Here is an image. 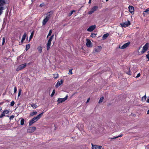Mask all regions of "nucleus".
Returning <instances> with one entry per match:
<instances>
[{
  "label": "nucleus",
  "mask_w": 149,
  "mask_h": 149,
  "mask_svg": "<svg viewBox=\"0 0 149 149\" xmlns=\"http://www.w3.org/2000/svg\"><path fill=\"white\" fill-rule=\"evenodd\" d=\"M17 91V88L16 87H15L14 88V93H15Z\"/></svg>",
  "instance_id": "44"
},
{
  "label": "nucleus",
  "mask_w": 149,
  "mask_h": 149,
  "mask_svg": "<svg viewBox=\"0 0 149 149\" xmlns=\"http://www.w3.org/2000/svg\"><path fill=\"white\" fill-rule=\"evenodd\" d=\"M131 24L130 22L127 20V21H125L124 22L120 23V25L122 27L125 28Z\"/></svg>",
  "instance_id": "2"
},
{
  "label": "nucleus",
  "mask_w": 149,
  "mask_h": 149,
  "mask_svg": "<svg viewBox=\"0 0 149 149\" xmlns=\"http://www.w3.org/2000/svg\"><path fill=\"white\" fill-rule=\"evenodd\" d=\"M52 40L50 39V38H49V39L48 41V42H49V43H51V42L52 41Z\"/></svg>",
  "instance_id": "45"
},
{
  "label": "nucleus",
  "mask_w": 149,
  "mask_h": 149,
  "mask_svg": "<svg viewBox=\"0 0 149 149\" xmlns=\"http://www.w3.org/2000/svg\"><path fill=\"white\" fill-rule=\"evenodd\" d=\"M6 4L5 0H0V7H4V6Z\"/></svg>",
  "instance_id": "13"
},
{
  "label": "nucleus",
  "mask_w": 149,
  "mask_h": 149,
  "mask_svg": "<svg viewBox=\"0 0 149 149\" xmlns=\"http://www.w3.org/2000/svg\"><path fill=\"white\" fill-rule=\"evenodd\" d=\"M98 8V7L97 6H95L93 7L91 9V10L88 12L89 14H91L96 11Z\"/></svg>",
  "instance_id": "7"
},
{
  "label": "nucleus",
  "mask_w": 149,
  "mask_h": 149,
  "mask_svg": "<svg viewBox=\"0 0 149 149\" xmlns=\"http://www.w3.org/2000/svg\"><path fill=\"white\" fill-rule=\"evenodd\" d=\"M136 116V115L134 114H133L132 115V116Z\"/></svg>",
  "instance_id": "57"
},
{
  "label": "nucleus",
  "mask_w": 149,
  "mask_h": 149,
  "mask_svg": "<svg viewBox=\"0 0 149 149\" xmlns=\"http://www.w3.org/2000/svg\"><path fill=\"white\" fill-rule=\"evenodd\" d=\"M52 30H50L48 33V36H50L52 33Z\"/></svg>",
  "instance_id": "40"
},
{
  "label": "nucleus",
  "mask_w": 149,
  "mask_h": 149,
  "mask_svg": "<svg viewBox=\"0 0 149 149\" xmlns=\"http://www.w3.org/2000/svg\"><path fill=\"white\" fill-rule=\"evenodd\" d=\"M33 32H32V33L31 34V35L29 37V41H30L32 39V38L33 36Z\"/></svg>",
  "instance_id": "30"
},
{
  "label": "nucleus",
  "mask_w": 149,
  "mask_h": 149,
  "mask_svg": "<svg viewBox=\"0 0 149 149\" xmlns=\"http://www.w3.org/2000/svg\"><path fill=\"white\" fill-rule=\"evenodd\" d=\"M2 109L1 108V107H0V111H1Z\"/></svg>",
  "instance_id": "56"
},
{
  "label": "nucleus",
  "mask_w": 149,
  "mask_h": 149,
  "mask_svg": "<svg viewBox=\"0 0 149 149\" xmlns=\"http://www.w3.org/2000/svg\"><path fill=\"white\" fill-rule=\"evenodd\" d=\"M140 76V73H139L137 75V76H136V77L138 78V77H139Z\"/></svg>",
  "instance_id": "49"
},
{
  "label": "nucleus",
  "mask_w": 149,
  "mask_h": 149,
  "mask_svg": "<svg viewBox=\"0 0 149 149\" xmlns=\"http://www.w3.org/2000/svg\"><path fill=\"white\" fill-rule=\"evenodd\" d=\"M147 114H149V110H148L147 111Z\"/></svg>",
  "instance_id": "54"
},
{
  "label": "nucleus",
  "mask_w": 149,
  "mask_h": 149,
  "mask_svg": "<svg viewBox=\"0 0 149 149\" xmlns=\"http://www.w3.org/2000/svg\"><path fill=\"white\" fill-rule=\"evenodd\" d=\"M14 104H15V102L14 101H12L11 103H10V106H13L14 105Z\"/></svg>",
  "instance_id": "38"
},
{
  "label": "nucleus",
  "mask_w": 149,
  "mask_h": 149,
  "mask_svg": "<svg viewBox=\"0 0 149 149\" xmlns=\"http://www.w3.org/2000/svg\"><path fill=\"white\" fill-rule=\"evenodd\" d=\"M141 47H140L139 48V49H138V51H139V50L140 49H141Z\"/></svg>",
  "instance_id": "55"
},
{
  "label": "nucleus",
  "mask_w": 149,
  "mask_h": 149,
  "mask_svg": "<svg viewBox=\"0 0 149 149\" xmlns=\"http://www.w3.org/2000/svg\"><path fill=\"white\" fill-rule=\"evenodd\" d=\"M55 92V89H54L52 93L51 94V97H53V95L54 94Z\"/></svg>",
  "instance_id": "36"
},
{
  "label": "nucleus",
  "mask_w": 149,
  "mask_h": 149,
  "mask_svg": "<svg viewBox=\"0 0 149 149\" xmlns=\"http://www.w3.org/2000/svg\"><path fill=\"white\" fill-rule=\"evenodd\" d=\"M40 7H42V4H40Z\"/></svg>",
  "instance_id": "58"
},
{
  "label": "nucleus",
  "mask_w": 149,
  "mask_h": 149,
  "mask_svg": "<svg viewBox=\"0 0 149 149\" xmlns=\"http://www.w3.org/2000/svg\"><path fill=\"white\" fill-rule=\"evenodd\" d=\"M25 40V39H24L22 38V40H21V42L22 43Z\"/></svg>",
  "instance_id": "50"
},
{
  "label": "nucleus",
  "mask_w": 149,
  "mask_h": 149,
  "mask_svg": "<svg viewBox=\"0 0 149 149\" xmlns=\"http://www.w3.org/2000/svg\"><path fill=\"white\" fill-rule=\"evenodd\" d=\"M43 114L42 112L38 115L36 117L33 118L29 121V126H31L33 123L38 120L42 117Z\"/></svg>",
  "instance_id": "1"
},
{
  "label": "nucleus",
  "mask_w": 149,
  "mask_h": 149,
  "mask_svg": "<svg viewBox=\"0 0 149 149\" xmlns=\"http://www.w3.org/2000/svg\"><path fill=\"white\" fill-rule=\"evenodd\" d=\"M9 113V111L6 109H5L3 111L2 113L0 116V118H2L5 116V114H8Z\"/></svg>",
  "instance_id": "6"
},
{
  "label": "nucleus",
  "mask_w": 149,
  "mask_h": 149,
  "mask_svg": "<svg viewBox=\"0 0 149 149\" xmlns=\"http://www.w3.org/2000/svg\"><path fill=\"white\" fill-rule=\"evenodd\" d=\"M92 0H89V2H88V3H91V1Z\"/></svg>",
  "instance_id": "53"
},
{
  "label": "nucleus",
  "mask_w": 149,
  "mask_h": 149,
  "mask_svg": "<svg viewBox=\"0 0 149 149\" xmlns=\"http://www.w3.org/2000/svg\"><path fill=\"white\" fill-rule=\"evenodd\" d=\"M92 149H103V148L102 149V146H101L93 145V144H92Z\"/></svg>",
  "instance_id": "11"
},
{
  "label": "nucleus",
  "mask_w": 149,
  "mask_h": 149,
  "mask_svg": "<svg viewBox=\"0 0 149 149\" xmlns=\"http://www.w3.org/2000/svg\"><path fill=\"white\" fill-rule=\"evenodd\" d=\"M127 69L129 71L127 72H126V73L130 75L131 74V72H130V68H129L127 67Z\"/></svg>",
  "instance_id": "32"
},
{
  "label": "nucleus",
  "mask_w": 149,
  "mask_h": 149,
  "mask_svg": "<svg viewBox=\"0 0 149 149\" xmlns=\"http://www.w3.org/2000/svg\"><path fill=\"white\" fill-rule=\"evenodd\" d=\"M31 1H32V2H33V0H31Z\"/></svg>",
  "instance_id": "63"
},
{
  "label": "nucleus",
  "mask_w": 149,
  "mask_h": 149,
  "mask_svg": "<svg viewBox=\"0 0 149 149\" xmlns=\"http://www.w3.org/2000/svg\"><path fill=\"white\" fill-rule=\"evenodd\" d=\"M54 34H53L52 35V36L50 37V38H49L52 39V40H53V38H54Z\"/></svg>",
  "instance_id": "47"
},
{
  "label": "nucleus",
  "mask_w": 149,
  "mask_h": 149,
  "mask_svg": "<svg viewBox=\"0 0 149 149\" xmlns=\"http://www.w3.org/2000/svg\"><path fill=\"white\" fill-rule=\"evenodd\" d=\"M7 116L8 117H9V116Z\"/></svg>",
  "instance_id": "62"
},
{
  "label": "nucleus",
  "mask_w": 149,
  "mask_h": 149,
  "mask_svg": "<svg viewBox=\"0 0 149 149\" xmlns=\"http://www.w3.org/2000/svg\"><path fill=\"white\" fill-rule=\"evenodd\" d=\"M25 40V39H24L22 38V40H21V42L22 43Z\"/></svg>",
  "instance_id": "51"
},
{
  "label": "nucleus",
  "mask_w": 149,
  "mask_h": 149,
  "mask_svg": "<svg viewBox=\"0 0 149 149\" xmlns=\"http://www.w3.org/2000/svg\"><path fill=\"white\" fill-rule=\"evenodd\" d=\"M37 113L36 111H33L30 114V116H32L34 115H36Z\"/></svg>",
  "instance_id": "25"
},
{
  "label": "nucleus",
  "mask_w": 149,
  "mask_h": 149,
  "mask_svg": "<svg viewBox=\"0 0 149 149\" xmlns=\"http://www.w3.org/2000/svg\"><path fill=\"white\" fill-rule=\"evenodd\" d=\"M109 34L108 33H107L104 34L102 36V39L103 40H105L109 36Z\"/></svg>",
  "instance_id": "20"
},
{
  "label": "nucleus",
  "mask_w": 149,
  "mask_h": 149,
  "mask_svg": "<svg viewBox=\"0 0 149 149\" xmlns=\"http://www.w3.org/2000/svg\"><path fill=\"white\" fill-rule=\"evenodd\" d=\"M6 38L5 37L3 38L2 45H3L5 42Z\"/></svg>",
  "instance_id": "29"
},
{
  "label": "nucleus",
  "mask_w": 149,
  "mask_h": 149,
  "mask_svg": "<svg viewBox=\"0 0 149 149\" xmlns=\"http://www.w3.org/2000/svg\"><path fill=\"white\" fill-rule=\"evenodd\" d=\"M49 20L46 18H45L43 20L42 22V25H45L47 22Z\"/></svg>",
  "instance_id": "18"
},
{
  "label": "nucleus",
  "mask_w": 149,
  "mask_h": 149,
  "mask_svg": "<svg viewBox=\"0 0 149 149\" xmlns=\"http://www.w3.org/2000/svg\"><path fill=\"white\" fill-rule=\"evenodd\" d=\"M109 0H106V1H107Z\"/></svg>",
  "instance_id": "61"
},
{
  "label": "nucleus",
  "mask_w": 149,
  "mask_h": 149,
  "mask_svg": "<svg viewBox=\"0 0 149 149\" xmlns=\"http://www.w3.org/2000/svg\"><path fill=\"white\" fill-rule=\"evenodd\" d=\"M146 95L143 97L142 98V101H145L146 100Z\"/></svg>",
  "instance_id": "37"
},
{
  "label": "nucleus",
  "mask_w": 149,
  "mask_h": 149,
  "mask_svg": "<svg viewBox=\"0 0 149 149\" xmlns=\"http://www.w3.org/2000/svg\"><path fill=\"white\" fill-rule=\"evenodd\" d=\"M68 96L67 95L66 97L63 98H58V99L57 101L59 102L60 103H62L64 102L66 100H67Z\"/></svg>",
  "instance_id": "8"
},
{
  "label": "nucleus",
  "mask_w": 149,
  "mask_h": 149,
  "mask_svg": "<svg viewBox=\"0 0 149 149\" xmlns=\"http://www.w3.org/2000/svg\"><path fill=\"white\" fill-rule=\"evenodd\" d=\"M149 54V50L147 52Z\"/></svg>",
  "instance_id": "60"
},
{
  "label": "nucleus",
  "mask_w": 149,
  "mask_h": 149,
  "mask_svg": "<svg viewBox=\"0 0 149 149\" xmlns=\"http://www.w3.org/2000/svg\"><path fill=\"white\" fill-rule=\"evenodd\" d=\"M5 9L4 7H0V16L1 15L3 12V10Z\"/></svg>",
  "instance_id": "21"
},
{
  "label": "nucleus",
  "mask_w": 149,
  "mask_h": 149,
  "mask_svg": "<svg viewBox=\"0 0 149 149\" xmlns=\"http://www.w3.org/2000/svg\"><path fill=\"white\" fill-rule=\"evenodd\" d=\"M96 27V26L95 25H93L90 26L88 29L87 31L89 32L92 31Z\"/></svg>",
  "instance_id": "10"
},
{
  "label": "nucleus",
  "mask_w": 149,
  "mask_h": 149,
  "mask_svg": "<svg viewBox=\"0 0 149 149\" xmlns=\"http://www.w3.org/2000/svg\"><path fill=\"white\" fill-rule=\"evenodd\" d=\"M52 40L50 39V38H49V39L48 41V42H49V43H51V42L52 41Z\"/></svg>",
  "instance_id": "46"
},
{
  "label": "nucleus",
  "mask_w": 149,
  "mask_h": 149,
  "mask_svg": "<svg viewBox=\"0 0 149 149\" xmlns=\"http://www.w3.org/2000/svg\"><path fill=\"white\" fill-rule=\"evenodd\" d=\"M86 40L87 42L86 43V45L87 47H90L91 45V41L88 39H87Z\"/></svg>",
  "instance_id": "16"
},
{
  "label": "nucleus",
  "mask_w": 149,
  "mask_h": 149,
  "mask_svg": "<svg viewBox=\"0 0 149 149\" xmlns=\"http://www.w3.org/2000/svg\"><path fill=\"white\" fill-rule=\"evenodd\" d=\"M75 12V11L74 10H73L71 11L70 13V15H72L73 14V12Z\"/></svg>",
  "instance_id": "43"
},
{
  "label": "nucleus",
  "mask_w": 149,
  "mask_h": 149,
  "mask_svg": "<svg viewBox=\"0 0 149 149\" xmlns=\"http://www.w3.org/2000/svg\"><path fill=\"white\" fill-rule=\"evenodd\" d=\"M146 58L148 59V61L149 60V54H148L146 55Z\"/></svg>",
  "instance_id": "48"
},
{
  "label": "nucleus",
  "mask_w": 149,
  "mask_h": 149,
  "mask_svg": "<svg viewBox=\"0 0 149 149\" xmlns=\"http://www.w3.org/2000/svg\"><path fill=\"white\" fill-rule=\"evenodd\" d=\"M47 15L46 17V18L47 19V18L49 20V19L50 18L52 15V13L51 12H50L48 13L47 14Z\"/></svg>",
  "instance_id": "17"
},
{
  "label": "nucleus",
  "mask_w": 149,
  "mask_h": 149,
  "mask_svg": "<svg viewBox=\"0 0 149 149\" xmlns=\"http://www.w3.org/2000/svg\"><path fill=\"white\" fill-rule=\"evenodd\" d=\"M26 66V64L25 63L24 64H21L19 65L18 67L16 68V70L19 71L20 70L24 68Z\"/></svg>",
  "instance_id": "4"
},
{
  "label": "nucleus",
  "mask_w": 149,
  "mask_h": 149,
  "mask_svg": "<svg viewBox=\"0 0 149 149\" xmlns=\"http://www.w3.org/2000/svg\"><path fill=\"white\" fill-rule=\"evenodd\" d=\"M104 99V97H102L100 99V100H99L98 103H100L101 102H102Z\"/></svg>",
  "instance_id": "27"
},
{
  "label": "nucleus",
  "mask_w": 149,
  "mask_h": 149,
  "mask_svg": "<svg viewBox=\"0 0 149 149\" xmlns=\"http://www.w3.org/2000/svg\"><path fill=\"white\" fill-rule=\"evenodd\" d=\"M26 36H27L26 33H25L22 36V38H24V39H25L26 38Z\"/></svg>",
  "instance_id": "35"
},
{
  "label": "nucleus",
  "mask_w": 149,
  "mask_h": 149,
  "mask_svg": "<svg viewBox=\"0 0 149 149\" xmlns=\"http://www.w3.org/2000/svg\"><path fill=\"white\" fill-rule=\"evenodd\" d=\"M14 117L15 116L14 115L11 116L10 117L9 119L10 120L13 119L14 118Z\"/></svg>",
  "instance_id": "42"
},
{
  "label": "nucleus",
  "mask_w": 149,
  "mask_h": 149,
  "mask_svg": "<svg viewBox=\"0 0 149 149\" xmlns=\"http://www.w3.org/2000/svg\"><path fill=\"white\" fill-rule=\"evenodd\" d=\"M123 134H121L119 136H116V137H115L113 138H111V139H116V138H118L119 137L122 136H123Z\"/></svg>",
  "instance_id": "34"
},
{
  "label": "nucleus",
  "mask_w": 149,
  "mask_h": 149,
  "mask_svg": "<svg viewBox=\"0 0 149 149\" xmlns=\"http://www.w3.org/2000/svg\"><path fill=\"white\" fill-rule=\"evenodd\" d=\"M49 36H48H48H47V38H48L49 37Z\"/></svg>",
  "instance_id": "59"
},
{
  "label": "nucleus",
  "mask_w": 149,
  "mask_h": 149,
  "mask_svg": "<svg viewBox=\"0 0 149 149\" xmlns=\"http://www.w3.org/2000/svg\"><path fill=\"white\" fill-rule=\"evenodd\" d=\"M51 43L47 42V50H48L50 48Z\"/></svg>",
  "instance_id": "22"
},
{
  "label": "nucleus",
  "mask_w": 149,
  "mask_h": 149,
  "mask_svg": "<svg viewBox=\"0 0 149 149\" xmlns=\"http://www.w3.org/2000/svg\"><path fill=\"white\" fill-rule=\"evenodd\" d=\"M31 106L33 107L34 109H35L37 107V106L36 104H34L33 103L30 104Z\"/></svg>",
  "instance_id": "23"
},
{
  "label": "nucleus",
  "mask_w": 149,
  "mask_h": 149,
  "mask_svg": "<svg viewBox=\"0 0 149 149\" xmlns=\"http://www.w3.org/2000/svg\"><path fill=\"white\" fill-rule=\"evenodd\" d=\"M89 100H90V98L88 99L87 101L86 102L87 103V102H88L89 101Z\"/></svg>",
  "instance_id": "52"
},
{
  "label": "nucleus",
  "mask_w": 149,
  "mask_h": 149,
  "mask_svg": "<svg viewBox=\"0 0 149 149\" xmlns=\"http://www.w3.org/2000/svg\"><path fill=\"white\" fill-rule=\"evenodd\" d=\"M21 91H21V89L19 90V93H18V97H19V96H20L21 92Z\"/></svg>",
  "instance_id": "41"
},
{
  "label": "nucleus",
  "mask_w": 149,
  "mask_h": 149,
  "mask_svg": "<svg viewBox=\"0 0 149 149\" xmlns=\"http://www.w3.org/2000/svg\"><path fill=\"white\" fill-rule=\"evenodd\" d=\"M145 13H146L147 14H149V8L146 9L143 12V16H145Z\"/></svg>",
  "instance_id": "19"
},
{
  "label": "nucleus",
  "mask_w": 149,
  "mask_h": 149,
  "mask_svg": "<svg viewBox=\"0 0 149 149\" xmlns=\"http://www.w3.org/2000/svg\"><path fill=\"white\" fill-rule=\"evenodd\" d=\"M30 45L29 44L27 45L26 47V50L27 51L30 48Z\"/></svg>",
  "instance_id": "26"
},
{
  "label": "nucleus",
  "mask_w": 149,
  "mask_h": 149,
  "mask_svg": "<svg viewBox=\"0 0 149 149\" xmlns=\"http://www.w3.org/2000/svg\"><path fill=\"white\" fill-rule=\"evenodd\" d=\"M130 44V42L128 41V42L124 44L122 46H121V49H124L127 47L129 46Z\"/></svg>",
  "instance_id": "9"
},
{
  "label": "nucleus",
  "mask_w": 149,
  "mask_h": 149,
  "mask_svg": "<svg viewBox=\"0 0 149 149\" xmlns=\"http://www.w3.org/2000/svg\"><path fill=\"white\" fill-rule=\"evenodd\" d=\"M36 129V127H29L27 129V131L28 133H31L33 132Z\"/></svg>",
  "instance_id": "5"
},
{
  "label": "nucleus",
  "mask_w": 149,
  "mask_h": 149,
  "mask_svg": "<svg viewBox=\"0 0 149 149\" xmlns=\"http://www.w3.org/2000/svg\"><path fill=\"white\" fill-rule=\"evenodd\" d=\"M24 119L23 118L21 120L20 124L21 125H23L24 123Z\"/></svg>",
  "instance_id": "31"
},
{
  "label": "nucleus",
  "mask_w": 149,
  "mask_h": 149,
  "mask_svg": "<svg viewBox=\"0 0 149 149\" xmlns=\"http://www.w3.org/2000/svg\"><path fill=\"white\" fill-rule=\"evenodd\" d=\"M96 34L94 33H92L90 35V36L92 38H95L96 37Z\"/></svg>",
  "instance_id": "28"
},
{
  "label": "nucleus",
  "mask_w": 149,
  "mask_h": 149,
  "mask_svg": "<svg viewBox=\"0 0 149 149\" xmlns=\"http://www.w3.org/2000/svg\"><path fill=\"white\" fill-rule=\"evenodd\" d=\"M72 69H70L69 70V74H72Z\"/></svg>",
  "instance_id": "39"
},
{
  "label": "nucleus",
  "mask_w": 149,
  "mask_h": 149,
  "mask_svg": "<svg viewBox=\"0 0 149 149\" xmlns=\"http://www.w3.org/2000/svg\"><path fill=\"white\" fill-rule=\"evenodd\" d=\"M58 77V74H54V78L56 79Z\"/></svg>",
  "instance_id": "33"
},
{
  "label": "nucleus",
  "mask_w": 149,
  "mask_h": 149,
  "mask_svg": "<svg viewBox=\"0 0 149 149\" xmlns=\"http://www.w3.org/2000/svg\"><path fill=\"white\" fill-rule=\"evenodd\" d=\"M149 44L146 43L143 47L142 50L141 51V54L144 53L146 51H147L148 49Z\"/></svg>",
  "instance_id": "3"
},
{
  "label": "nucleus",
  "mask_w": 149,
  "mask_h": 149,
  "mask_svg": "<svg viewBox=\"0 0 149 149\" xmlns=\"http://www.w3.org/2000/svg\"><path fill=\"white\" fill-rule=\"evenodd\" d=\"M129 10L131 13H134V8L132 6H129L128 7Z\"/></svg>",
  "instance_id": "14"
},
{
  "label": "nucleus",
  "mask_w": 149,
  "mask_h": 149,
  "mask_svg": "<svg viewBox=\"0 0 149 149\" xmlns=\"http://www.w3.org/2000/svg\"><path fill=\"white\" fill-rule=\"evenodd\" d=\"M102 49V47L101 46H98L95 48V52H98L101 50Z\"/></svg>",
  "instance_id": "12"
},
{
  "label": "nucleus",
  "mask_w": 149,
  "mask_h": 149,
  "mask_svg": "<svg viewBox=\"0 0 149 149\" xmlns=\"http://www.w3.org/2000/svg\"><path fill=\"white\" fill-rule=\"evenodd\" d=\"M63 83V80L62 79H61L60 81H58L57 82L56 84L55 85V86L56 87H58V86H60Z\"/></svg>",
  "instance_id": "15"
},
{
  "label": "nucleus",
  "mask_w": 149,
  "mask_h": 149,
  "mask_svg": "<svg viewBox=\"0 0 149 149\" xmlns=\"http://www.w3.org/2000/svg\"><path fill=\"white\" fill-rule=\"evenodd\" d=\"M38 51L40 53H41L42 51V47L41 46H39L37 48Z\"/></svg>",
  "instance_id": "24"
}]
</instances>
